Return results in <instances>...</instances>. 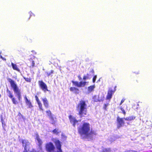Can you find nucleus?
<instances>
[{"label":"nucleus","instance_id":"f3484780","mask_svg":"<svg viewBox=\"0 0 152 152\" xmlns=\"http://www.w3.org/2000/svg\"><path fill=\"white\" fill-rule=\"evenodd\" d=\"M135 117L133 116H131L129 117H127L126 118H124V119L125 120L127 121H131L132 120H134L135 119Z\"/></svg>","mask_w":152,"mask_h":152},{"label":"nucleus","instance_id":"a211bd4d","mask_svg":"<svg viewBox=\"0 0 152 152\" xmlns=\"http://www.w3.org/2000/svg\"><path fill=\"white\" fill-rule=\"evenodd\" d=\"M37 102L38 104L40 110L43 111V110L42 108V105L40 100H38V101H37Z\"/></svg>","mask_w":152,"mask_h":152},{"label":"nucleus","instance_id":"473e14b6","mask_svg":"<svg viewBox=\"0 0 152 152\" xmlns=\"http://www.w3.org/2000/svg\"><path fill=\"white\" fill-rule=\"evenodd\" d=\"M0 57H1V58L2 60H6V59L4 58H3V57L2 56H1Z\"/></svg>","mask_w":152,"mask_h":152},{"label":"nucleus","instance_id":"9b49d317","mask_svg":"<svg viewBox=\"0 0 152 152\" xmlns=\"http://www.w3.org/2000/svg\"><path fill=\"white\" fill-rule=\"evenodd\" d=\"M114 91L111 89H109L107 96V99H110L112 98V95Z\"/></svg>","mask_w":152,"mask_h":152},{"label":"nucleus","instance_id":"f03ea898","mask_svg":"<svg viewBox=\"0 0 152 152\" xmlns=\"http://www.w3.org/2000/svg\"><path fill=\"white\" fill-rule=\"evenodd\" d=\"M36 142L39 145V151L37 152L35 150H32V151L30 150V143L27 140H23L22 141V143L23 146L24 147V150L23 152H42L41 149V145L42 144V141L40 139L39 135L36 134L35 138Z\"/></svg>","mask_w":152,"mask_h":152},{"label":"nucleus","instance_id":"b1692460","mask_svg":"<svg viewBox=\"0 0 152 152\" xmlns=\"http://www.w3.org/2000/svg\"><path fill=\"white\" fill-rule=\"evenodd\" d=\"M102 152H110V148H104Z\"/></svg>","mask_w":152,"mask_h":152},{"label":"nucleus","instance_id":"dca6fc26","mask_svg":"<svg viewBox=\"0 0 152 152\" xmlns=\"http://www.w3.org/2000/svg\"><path fill=\"white\" fill-rule=\"evenodd\" d=\"M72 83L75 86H76L78 87H80V83L76 81H74L72 80Z\"/></svg>","mask_w":152,"mask_h":152},{"label":"nucleus","instance_id":"5701e85b","mask_svg":"<svg viewBox=\"0 0 152 152\" xmlns=\"http://www.w3.org/2000/svg\"><path fill=\"white\" fill-rule=\"evenodd\" d=\"M12 100L13 103L15 104H16L18 103L17 101L14 98H12Z\"/></svg>","mask_w":152,"mask_h":152},{"label":"nucleus","instance_id":"4be33fe9","mask_svg":"<svg viewBox=\"0 0 152 152\" xmlns=\"http://www.w3.org/2000/svg\"><path fill=\"white\" fill-rule=\"evenodd\" d=\"M70 90L71 91L74 92L75 91H78V89L75 87H71L70 88Z\"/></svg>","mask_w":152,"mask_h":152},{"label":"nucleus","instance_id":"412c9836","mask_svg":"<svg viewBox=\"0 0 152 152\" xmlns=\"http://www.w3.org/2000/svg\"><path fill=\"white\" fill-rule=\"evenodd\" d=\"M7 92L8 94V95L10 98L12 99L13 98V95L11 93L10 91H9L8 89L7 90Z\"/></svg>","mask_w":152,"mask_h":152},{"label":"nucleus","instance_id":"e433bc0d","mask_svg":"<svg viewBox=\"0 0 152 152\" xmlns=\"http://www.w3.org/2000/svg\"><path fill=\"white\" fill-rule=\"evenodd\" d=\"M120 109L122 111H123V110H124V109L122 107H121Z\"/></svg>","mask_w":152,"mask_h":152},{"label":"nucleus","instance_id":"2f4dec72","mask_svg":"<svg viewBox=\"0 0 152 152\" xmlns=\"http://www.w3.org/2000/svg\"><path fill=\"white\" fill-rule=\"evenodd\" d=\"M87 77L86 76H84L83 77V79L84 80H85L86 79H87Z\"/></svg>","mask_w":152,"mask_h":152},{"label":"nucleus","instance_id":"7c9ffc66","mask_svg":"<svg viewBox=\"0 0 152 152\" xmlns=\"http://www.w3.org/2000/svg\"><path fill=\"white\" fill-rule=\"evenodd\" d=\"M35 62L34 61H32V66H35Z\"/></svg>","mask_w":152,"mask_h":152},{"label":"nucleus","instance_id":"aec40b11","mask_svg":"<svg viewBox=\"0 0 152 152\" xmlns=\"http://www.w3.org/2000/svg\"><path fill=\"white\" fill-rule=\"evenodd\" d=\"M80 87H81L85 86L86 85V83H87V82H86L83 81H81L80 82Z\"/></svg>","mask_w":152,"mask_h":152},{"label":"nucleus","instance_id":"1a4fd4ad","mask_svg":"<svg viewBox=\"0 0 152 152\" xmlns=\"http://www.w3.org/2000/svg\"><path fill=\"white\" fill-rule=\"evenodd\" d=\"M95 86L94 85L88 87L87 89L86 93L87 94H89L93 91L95 88Z\"/></svg>","mask_w":152,"mask_h":152},{"label":"nucleus","instance_id":"cd10ccee","mask_svg":"<svg viewBox=\"0 0 152 152\" xmlns=\"http://www.w3.org/2000/svg\"><path fill=\"white\" fill-rule=\"evenodd\" d=\"M53 73V71L51 70L50 72H47V74L48 76H50L51 74Z\"/></svg>","mask_w":152,"mask_h":152},{"label":"nucleus","instance_id":"f704fd0d","mask_svg":"<svg viewBox=\"0 0 152 152\" xmlns=\"http://www.w3.org/2000/svg\"><path fill=\"white\" fill-rule=\"evenodd\" d=\"M74 92L75 93L78 94L79 93V91H75Z\"/></svg>","mask_w":152,"mask_h":152},{"label":"nucleus","instance_id":"a878e982","mask_svg":"<svg viewBox=\"0 0 152 152\" xmlns=\"http://www.w3.org/2000/svg\"><path fill=\"white\" fill-rule=\"evenodd\" d=\"M58 130L55 129L53 131V133L55 134H57L58 132Z\"/></svg>","mask_w":152,"mask_h":152},{"label":"nucleus","instance_id":"9d476101","mask_svg":"<svg viewBox=\"0 0 152 152\" xmlns=\"http://www.w3.org/2000/svg\"><path fill=\"white\" fill-rule=\"evenodd\" d=\"M118 122L119 124L118 126L120 127L124 124V122L122 118H120L118 117L117 118Z\"/></svg>","mask_w":152,"mask_h":152},{"label":"nucleus","instance_id":"ddd939ff","mask_svg":"<svg viewBox=\"0 0 152 152\" xmlns=\"http://www.w3.org/2000/svg\"><path fill=\"white\" fill-rule=\"evenodd\" d=\"M25 99L27 105L28 106V107L29 108H31L33 106L31 104L30 100H28L26 96L25 97Z\"/></svg>","mask_w":152,"mask_h":152},{"label":"nucleus","instance_id":"6e6552de","mask_svg":"<svg viewBox=\"0 0 152 152\" xmlns=\"http://www.w3.org/2000/svg\"><path fill=\"white\" fill-rule=\"evenodd\" d=\"M46 113L47 115L49 117L50 121L52 124H53L55 122V120L54 118L52 117V114L51 111L50 110H48L46 111Z\"/></svg>","mask_w":152,"mask_h":152},{"label":"nucleus","instance_id":"4468645a","mask_svg":"<svg viewBox=\"0 0 152 152\" xmlns=\"http://www.w3.org/2000/svg\"><path fill=\"white\" fill-rule=\"evenodd\" d=\"M8 80L10 83L11 87L12 88L17 86V84L15 83V82L11 79H9Z\"/></svg>","mask_w":152,"mask_h":152},{"label":"nucleus","instance_id":"c9c22d12","mask_svg":"<svg viewBox=\"0 0 152 152\" xmlns=\"http://www.w3.org/2000/svg\"><path fill=\"white\" fill-rule=\"evenodd\" d=\"M18 100L19 101H20L21 99V96L20 97H18Z\"/></svg>","mask_w":152,"mask_h":152},{"label":"nucleus","instance_id":"c85d7f7f","mask_svg":"<svg viewBox=\"0 0 152 152\" xmlns=\"http://www.w3.org/2000/svg\"><path fill=\"white\" fill-rule=\"evenodd\" d=\"M125 99H122V100H121V103L120 104V105H121L122 103H123L124 102V101Z\"/></svg>","mask_w":152,"mask_h":152},{"label":"nucleus","instance_id":"6ab92c4d","mask_svg":"<svg viewBox=\"0 0 152 152\" xmlns=\"http://www.w3.org/2000/svg\"><path fill=\"white\" fill-rule=\"evenodd\" d=\"M13 88V91L15 93L17 92L20 91L17 86L15 87H14L12 88Z\"/></svg>","mask_w":152,"mask_h":152},{"label":"nucleus","instance_id":"2eb2a0df","mask_svg":"<svg viewBox=\"0 0 152 152\" xmlns=\"http://www.w3.org/2000/svg\"><path fill=\"white\" fill-rule=\"evenodd\" d=\"M11 65L13 69L15 70H17L18 72L20 71V69L18 68L17 65L13 63H11Z\"/></svg>","mask_w":152,"mask_h":152},{"label":"nucleus","instance_id":"f257e3e1","mask_svg":"<svg viewBox=\"0 0 152 152\" xmlns=\"http://www.w3.org/2000/svg\"><path fill=\"white\" fill-rule=\"evenodd\" d=\"M78 131L82 137L88 139H91L94 135L90 129V124L86 122H84L79 128Z\"/></svg>","mask_w":152,"mask_h":152},{"label":"nucleus","instance_id":"58836bf2","mask_svg":"<svg viewBox=\"0 0 152 152\" xmlns=\"http://www.w3.org/2000/svg\"><path fill=\"white\" fill-rule=\"evenodd\" d=\"M29 14H30V16H31L32 15H31V14H32V13L31 12H29Z\"/></svg>","mask_w":152,"mask_h":152},{"label":"nucleus","instance_id":"f8f14e48","mask_svg":"<svg viewBox=\"0 0 152 152\" xmlns=\"http://www.w3.org/2000/svg\"><path fill=\"white\" fill-rule=\"evenodd\" d=\"M44 105L46 108H48L49 106L48 102L46 98H42Z\"/></svg>","mask_w":152,"mask_h":152},{"label":"nucleus","instance_id":"bb28decb","mask_svg":"<svg viewBox=\"0 0 152 152\" xmlns=\"http://www.w3.org/2000/svg\"><path fill=\"white\" fill-rule=\"evenodd\" d=\"M96 76H95L93 78V83H94L96 81Z\"/></svg>","mask_w":152,"mask_h":152},{"label":"nucleus","instance_id":"39448f33","mask_svg":"<svg viewBox=\"0 0 152 152\" xmlns=\"http://www.w3.org/2000/svg\"><path fill=\"white\" fill-rule=\"evenodd\" d=\"M55 147L53 144L51 142L47 143L46 145V149L49 152H54Z\"/></svg>","mask_w":152,"mask_h":152},{"label":"nucleus","instance_id":"c756f323","mask_svg":"<svg viewBox=\"0 0 152 152\" xmlns=\"http://www.w3.org/2000/svg\"><path fill=\"white\" fill-rule=\"evenodd\" d=\"M35 98L36 99V100L37 102L38 101V100H39V99H38V97L37 96H35Z\"/></svg>","mask_w":152,"mask_h":152},{"label":"nucleus","instance_id":"4c0bfd02","mask_svg":"<svg viewBox=\"0 0 152 152\" xmlns=\"http://www.w3.org/2000/svg\"><path fill=\"white\" fill-rule=\"evenodd\" d=\"M26 80L27 81H29L30 79H29L27 78V79H26Z\"/></svg>","mask_w":152,"mask_h":152},{"label":"nucleus","instance_id":"ea45409f","mask_svg":"<svg viewBox=\"0 0 152 152\" xmlns=\"http://www.w3.org/2000/svg\"><path fill=\"white\" fill-rule=\"evenodd\" d=\"M79 79H81V78L80 77Z\"/></svg>","mask_w":152,"mask_h":152},{"label":"nucleus","instance_id":"72a5a7b5","mask_svg":"<svg viewBox=\"0 0 152 152\" xmlns=\"http://www.w3.org/2000/svg\"><path fill=\"white\" fill-rule=\"evenodd\" d=\"M122 113H124V114L125 115L126 114V112H125V110H123V111H122Z\"/></svg>","mask_w":152,"mask_h":152},{"label":"nucleus","instance_id":"393cba45","mask_svg":"<svg viewBox=\"0 0 152 152\" xmlns=\"http://www.w3.org/2000/svg\"><path fill=\"white\" fill-rule=\"evenodd\" d=\"M15 93L16 94L18 98L20 97L21 96V94H20V91L17 92L16 93Z\"/></svg>","mask_w":152,"mask_h":152},{"label":"nucleus","instance_id":"423d86ee","mask_svg":"<svg viewBox=\"0 0 152 152\" xmlns=\"http://www.w3.org/2000/svg\"><path fill=\"white\" fill-rule=\"evenodd\" d=\"M53 141L55 143L57 149L56 152H62L61 149V145L60 142L59 140L56 139H54Z\"/></svg>","mask_w":152,"mask_h":152},{"label":"nucleus","instance_id":"0eeeda50","mask_svg":"<svg viewBox=\"0 0 152 152\" xmlns=\"http://www.w3.org/2000/svg\"><path fill=\"white\" fill-rule=\"evenodd\" d=\"M69 118L71 123L75 127V125L77 124L79 120H77L75 117L71 115L69 116Z\"/></svg>","mask_w":152,"mask_h":152},{"label":"nucleus","instance_id":"20e7f679","mask_svg":"<svg viewBox=\"0 0 152 152\" xmlns=\"http://www.w3.org/2000/svg\"><path fill=\"white\" fill-rule=\"evenodd\" d=\"M38 84L40 88L45 93L47 91H48L47 85L42 81H39Z\"/></svg>","mask_w":152,"mask_h":152},{"label":"nucleus","instance_id":"7ed1b4c3","mask_svg":"<svg viewBox=\"0 0 152 152\" xmlns=\"http://www.w3.org/2000/svg\"><path fill=\"white\" fill-rule=\"evenodd\" d=\"M87 107L85 102L83 101H80L78 104L77 110L80 117L86 115Z\"/></svg>","mask_w":152,"mask_h":152}]
</instances>
